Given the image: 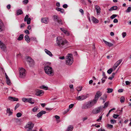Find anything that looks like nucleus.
I'll return each instance as SVG.
<instances>
[{
    "mask_svg": "<svg viewBox=\"0 0 131 131\" xmlns=\"http://www.w3.org/2000/svg\"><path fill=\"white\" fill-rule=\"evenodd\" d=\"M56 10L60 12L61 13H63L64 12V10L62 8H61L58 7H57L56 8Z\"/></svg>",
    "mask_w": 131,
    "mask_h": 131,
    "instance_id": "nucleus-25",
    "label": "nucleus"
},
{
    "mask_svg": "<svg viewBox=\"0 0 131 131\" xmlns=\"http://www.w3.org/2000/svg\"><path fill=\"white\" fill-rule=\"evenodd\" d=\"M60 29L64 34H66V35L69 36V33L63 28H60Z\"/></svg>",
    "mask_w": 131,
    "mask_h": 131,
    "instance_id": "nucleus-20",
    "label": "nucleus"
},
{
    "mask_svg": "<svg viewBox=\"0 0 131 131\" xmlns=\"http://www.w3.org/2000/svg\"><path fill=\"white\" fill-rule=\"evenodd\" d=\"M63 7L64 8H67L68 7V5L67 4H64L63 5Z\"/></svg>",
    "mask_w": 131,
    "mask_h": 131,
    "instance_id": "nucleus-58",
    "label": "nucleus"
},
{
    "mask_svg": "<svg viewBox=\"0 0 131 131\" xmlns=\"http://www.w3.org/2000/svg\"><path fill=\"white\" fill-rule=\"evenodd\" d=\"M102 95V93L100 91H98L97 92L93 100L96 103L99 98Z\"/></svg>",
    "mask_w": 131,
    "mask_h": 131,
    "instance_id": "nucleus-6",
    "label": "nucleus"
},
{
    "mask_svg": "<svg viewBox=\"0 0 131 131\" xmlns=\"http://www.w3.org/2000/svg\"><path fill=\"white\" fill-rule=\"evenodd\" d=\"M52 17L54 21H57L59 18L58 16L56 15H53Z\"/></svg>",
    "mask_w": 131,
    "mask_h": 131,
    "instance_id": "nucleus-23",
    "label": "nucleus"
},
{
    "mask_svg": "<svg viewBox=\"0 0 131 131\" xmlns=\"http://www.w3.org/2000/svg\"><path fill=\"white\" fill-rule=\"evenodd\" d=\"M91 19L93 22L94 23H97L99 22V20L93 16L91 17Z\"/></svg>",
    "mask_w": 131,
    "mask_h": 131,
    "instance_id": "nucleus-17",
    "label": "nucleus"
},
{
    "mask_svg": "<svg viewBox=\"0 0 131 131\" xmlns=\"http://www.w3.org/2000/svg\"><path fill=\"white\" fill-rule=\"evenodd\" d=\"M73 128V127L72 126L70 125L68 126L67 128V129L69 131H72Z\"/></svg>",
    "mask_w": 131,
    "mask_h": 131,
    "instance_id": "nucleus-31",
    "label": "nucleus"
},
{
    "mask_svg": "<svg viewBox=\"0 0 131 131\" xmlns=\"http://www.w3.org/2000/svg\"><path fill=\"white\" fill-rule=\"evenodd\" d=\"M120 99H120V101L122 103L124 102V101L125 100V98L124 97H123V96L122 97H121Z\"/></svg>",
    "mask_w": 131,
    "mask_h": 131,
    "instance_id": "nucleus-38",
    "label": "nucleus"
},
{
    "mask_svg": "<svg viewBox=\"0 0 131 131\" xmlns=\"http://www.w3.org/2000/svg\"><path fill=\"white\" fill-rule=\"evenodd\" d=\"M79 11L82 14H84V11L83 9H80L79 10Z\"/></svg>",
    "mask_w": 131,
    "mask_h": 131,
    "instance_id": "nucleus-57",
    "label": "nucleus"
},
{
    "mask_svg": "<svg viewBox=\"0 0 131 131\" xmlns=\"http://www.w3.org/2000/svg\"><path fill=\"white\" fill-rule=\"evenodd\" d=\"M95 9L96 10L97 14L99 15L100 13V7L97 5L95 6Z\"/></svg>",
    "mask_w": 131,
    "mask_h": 131,
    "instance_id": "nucleus-19",
    "label": "nucleus"
},
{
    "mask_svg": "<svg viewBox=\"0 0 131 131\" xmlns=\"http://www.w3.org/2000/svg\"><path fill=\"white\" fill-rule=\"evenodd\" d=\"M102 115L99 118L96 120V121L98 122H100V121L102 119Z\"/></svg>",
    "mask_w": 131,
    "mask_h": 131,
    "instance_id": "nucleus-53",
    "label": "nucleus"
},
{
    "mask_svg": "<svg viewBox=\"0 0 131 131\" xmlns=\"http://www.w3.org/2000/svg\"><path fill=\"white\" fill-rule=\"evenodd\" d=\"M73 61V58H67L66 60V63L69 65H71Z\"/></svg>",
    "mask_w": 131,
    "mask_h": 131,
    "instance_id": "nucleus-9",
    "label": "nucleus"
},
{
    "mask_svg": "<svg viewBox=\"0 0 131 131\" xmlns=\"http://www.w3.org/2000/svg\"><path fill=\"white\" fill-rule=\"evenodd\" d=\"M88 119V117H83L82 118V120L83 122H84L86 120Z\"/></svg>",
    "mask_w": 131,
    "mask_h": 131,
    "instance_id": "nucleus-54",
    "label": "nucleus"
},
{
    "mask_svg": "<svg viewBox=\"0 0 131 131\" xmlns=\"http://www.w3.org/2000/svg\"><path fill=\"white\" fill-rule=\"evenodd\" d=\"M38 109V108L35 107L32 109V110L33 112H35Z\"/></svg>",
    "mask_w": 131,
    "mask_h": 131,
    "instance_id": "nucleus-46",
    "label": "nucleus"
},
{
    "mask_svg": "<svg viewBox=\"0 0 131 131\" xmlns=\"http://www.w3.org/2000/svg\"><path fill=\"white\" fill-rule=\"evenodd\" d=\"M40 88L41 89H43L45 90H47L48 89V87L47 86L42 85L40 86Z\"/></svg>",
    "mask_w": 131,
    "mask_h": 131,
    "instance_id": "nucleus-33",
    "label": "nucleus"
},
{
    "mask_svg": "<svg viewBox=\"0 0 131 131\" xmlns=\"http://www.w3.org/2000/svg\"><path fill=\"white\" fill-rule=\"evenodd\" d=\"M31 40L37 42V40L36 38L35 37H31L30 38Z\"/></svg>",
    "mask_w": 131,
    "mask_h": 131,
    "instance_id": "nucleus-50",
    "label": "nucleus"
},
{
    "mask_svg": "<svg viewBox=\"0 0 131 131\" xmlns=\"http://www.w3.org/2000/svg\"><path fill=\"white\" fill-rule=\"evenodd\" d=\"M116 73H116H112V75L111 76V77H112L113 78H114V77Z\"/></svg>",
    "mask_w": 131,
    "mask_h": 131,
    "instance_id": "nucleus-64",
    "label": "nucleus"
},
{
    "mask_svg": "<svg viewBox=\"0 0 131 131\" xmlns=\"http://www.w3.org/2000/svg\"><path fill=\"white\" fill-rule=\"evenodd\" d=\"M23 13V11L21 9H19L17 11V15H21Z\"/></svg>",
    "mask_w": 131,
    "mask_h": 131,
    "instance_id": "nucleus-32",
    "label": "nucleus"
},
{
    "mask_svg": "<svg viewBox=\"0 0 131 131\" xmlns=\"http://www.w3.org/2000/svg\"><path fill=\"white\" fill-rule=\"evenodd\" d=\"M28 99L26 98H23L22 99V101L24 102H27Z\"/></svg>",
    "mask_w": 131,
    "mask_h": 131,
    "instance_id": "nucleus-43",
    "label": "nucleus"
},
{
    "mask_svg": "<svg viewBox=\"0 0 131 131\" xmlns=\"http://www.w3.org/2000/svg\"><path fill=\"white\" fill-rule=\"evenodd\" d=\"M126 32H123L122 33V35L123 37L124 38L126 36Z\"/></svg>",
    "mask_w": 131,
    "mask_h": 131,
    "instance_id": "nucleus-49",
    "label": "nucleus"
},
{
    "mask_svg": "<svg viewBox=\"0 0 131 131\" xmlns=\"http://www.w3.org/2000/svg\"><path fill=\"white\" fill-rule=\"evenodd\" d=\"M0 47L2 50L5 51L6 50V47L5 45L0 41Z\"/></svg>",
    "mask_w": 131,
    "mask_h": 131,
    "instance_id": "nucleus-11",
    "label": "nucleus"
},
{
    "mask_svg": "<svg viewBox=\"0 0 131 131\" xmlns=\"http://www.w3.org/2000/svg\"><path fill=\"white\" fill-rule=\"evenodd\" d=\"M25 39L28 43H29L30 42V38L28 35L25 36Z\"/></svg>",
    "mask_w": 131,
    "mask_h": 131,
    "instance_id": "nucleus-26",
    "label": "nucleus"
},
{
    "mask_svg": "<svg viewBox=\"0 0 131 131\" xmlns=\"http://www.w3.org/2000/svg\"><path fill=\"white\" fill-rule=\"evenodd\" d=\"M6 113L9 114V115H10L12 114L13 112L11 111L10 108H7L6 110Z\"/></svg>",
    "mask_w": 131,
    "mask_h": 131,
    "instance_id": "nucleus-28",
    "label": "nucleus"
},
{
    "mask_svg": "<svg viewBox=\"0 0 131 131\" xmlns=\"http://www.w3.org/2000/svg\"><path fill=\"white\" fill-rule=\"evenodd\" d=\"M73 55L71 53H68L66 57H72Z\"/></svg>",
    "mask_w": 131,
    "mask_h": 131,
    "instance_id": "nucleus-51",
    "label": "nucleus"
},
{
    "mask_svg": "<svg viewBox=\"0 0 131 131\" xmlns=\"http://www.w3.org/2000/svg\"><path fill=\"white\" fill-rule=\"evenodd\" d=\"M56 42L58 45L61 47H63L67 43V41L66 40L63 39L60 37H57Z\"/></svg>",
    "mask_w": 131,
    "mask_h": 131,
    "instance_id": "nucleus-2",
    "label": "nucleus"
},
{
    "mask_svg": "<svg viewBox=\"0 0 131 131\" xmlns=\"http://www.w3.org/2000/svg\"><path fill=\"white\" fill-rule=\"evenodd\" d=\"M123 90H124L123 89H119L118 90V92H123Z\"/></svg>",
    "mask_w": 131,
    "mask_h": 131,
    "instance_id": "nucleus-60",
    "label": "nucleus"
},
{
    "mask_svg": "<svg viewBox=\"0 0 131 131\" xmlns=\"http://www.w3.org/2000/svg\"><path fill=\"white\" fill-rule=\"evenodd\" d=\"M44 91L42 90H38L36 92V95L38 96H41L43 94Z\"/></svg>",
    "mask_w": 131,
    "mask_h": 131,
    "instance_id": "nucleus-13",
    "label": "nucleus"
},
{
    "mask_svg": "<svg viewBox=\"0 0 131 131\" xmlns=\"http://www.w3.org/2000/svg\"><path fill=\"white\" fill-rule=\"evenodd\" d=\"M103 40L106 45L110 47H112L113 45V44L112 43L107 41L104 39H103Z\"/></svg>",
    "mask_w": 131,
    "mask_h": 131,
    "instance_id": "nucleus-18",
    "label": "nucleus"
},
{
    "mask_svg": "<svg viewBox=\"0 0 131 131\" xmlns=\"http://www.w3.org/2000/svg\"><path fill=\"white\" fill-rule=\"evenodd\" d=\"M22 115V114L20 113H18L16 114V116L17 117H19Z\"/></svg>",
    "mask_w": 131,
    "mask_h": 131,
    "instance_id": "nucleus-44",
    "label": "nucleus"
},
{
    "mask_svg": "<svg viewBox=\"0 0 131 131\" xmlns=\"http://www.w3.org/2000/svg\"><path fill=\"white\" fill-rule=\"evenodd\" d=\"M28 16L27 15H26L24 19L25 21H27V24H29L30 23L31 18H28Z\"/></svg>",
    "mask_w": 131,
    "mask_h": 131,
    "instance_id": "nucleus-12",
    "label": "nucleus"
},
{
    "mask_svg": "<svg viewBox=\"0 0 131 131\" xmlns=\"http://www.w3.org/2000/svg\"><path fill=\"white\" fill-rule=\"evenodd\" d=\"M24 32L27 34H29V31L28 30H26L24 31Z\"/></svg>",
    "mask_w": 131,
    "mask_h": 131,
    "instance_id": "nucleus-56",
    "label": "nucleus"
},
{
    "mask_svg": "<svg viewBox=\"0 0 131 131\" xmlns=\"http://www.w3.org/2000/svg\"><path fill=\"white\" fill-rule=\"evenodd\" d=\"M107 92L108 93H110L112 92L113 91V89H112L108 88L107 89Z\"/></svg>",
    "mask_w": 131,
    "mask_h": 131,
    "instance_id": "nucleus-36",
    "label": "nucleus"
},
{
    "mask_svg": "<svg viewBox=\"0 0 131 131\" xmlns=\"http://www.w3.org/2000/svg\"><path fill=\"white\" fill-rule=\"evenodd\" d=\"M46 113V111H42L37 114V116L39 118L42 115L45 114Z\"/></svg>",
    "mask_w": 131,
    "mask_h": 131,
    "instance_id": "nucleus-15",
    "label": "nucleus"
},
{
    "mask_svg": "<svg viewBox=\"0 0 131 131\" xmlns=\"http://www.w3.org/2000/svg\"><path fill=\"white\" fill-rule=\"evenodd\" d=\"M26 60L30 67H32L34 64V62L31 58H26Z\"/></svg>",
    "mask_w": 131,
    "mask_h": 131,
    "instance_id": "nucleus-8",
    "label": "nucleus"
},
{
    "mask_svg": "<svg viewBox=\"0 0 131 131\" xmlns=\"http://www.w3.org/2000/svg\"><path fill=\"white\" fill-rule=\"evenodd\" d=\"M118 22V20L116 19H114L113 20V22L114 23H117Z\"/></svg>",
    "mask_w": 131,
    "mask_h": 131,
    "instance_id": "nucleus-61",
    "label": "nucleus"
},
{
    "mask_svg": "<svg viewBox=\"0 0 131 131\" xmlns=\"http://www.w3.org/2000/svg\"><path fill=\"white\" fill-rule=\"evenodd\" d=\"M102 106H100L94 109L92 111V113L94 114H96L102 111Z\"/></svg>",
    "mask_w": 131,
    "mask_h": 131,
    "instance_id": "nucleus-7",
    "label": "nucleus"
},
{
    "mask_svg": "<svg viewBox=\"0 0 131 131\" xmlns=\"http://www.w3.org/2000/svg\"><path fill=\"white\" fill-rule=\"evenodd\" d=\"M51 63L47 62L46 64L44 67V69L45 73L49 76L53 75L54 74V72L52 68L49 66Z\"/></svg>",
    "mask_w": 131,
    "mask_h": 131,
    "instance_id": "nucleus-1",
    "label": "nucleus"
},
{
    "mask_svg": "<svg viewBox=\"0 0 131 131\" xmlns=\"http://www.w3.org/2000/svg\"><path fill=\"white\" fill-rule=\"evenodd\" d=\"M119 116V115L115 114H114L113 116V118L115 119L117 118Z\"/></svg>",
    "mask_w": 131,
    "mask_h": 131,
    "instance_id": "nucleus-40",
    "label": "nucleus"
},
{
    "mask_svg": "<svg viewBox=\"0 0 131 131\" xmlns=\"http://www.w3.org/2000/svg\"><path fill=\"white\" fill-rule=\"evenodd\" d=\"M117 8V7L116 6H114L111 7V8L109 9V11L112 10H116Z\"/></svg>",
    "mask_w": 131,
    "mask_h": 131,
    "instance_id": "nucleus-27",
    "label": "nucleus"
},
{
    "mask_svg": "<svg viewBox=\"0 0 131 131\" xmlns=\"http://www.w3.org/2000/svg\"><path fill=\"white\" fill-rule=\"evenodd\" d=\"M44 51L48 55L52 57V54L51 52L48 50L45 49Z\"/></svg>",
    "mask_w": 131,
    "mask_h": 131,
    "instance_id": "nucleus-21",
    "label": "nucleus"
},
{
    "mask_svg": "<svg viewBox=\"0 0 131 131\" xmlns=\"http://www.w3.org/2000/svg\"><path fill=\"white\" fill-rule=\"evenodd\" d=\"M9 99L11 101H18V98H16L15 97H9Z\"/></svg>",
    "mask_w": 131,
    "mask_h": 131,
    "instance_id": "nucleus-24",
    "label": "nucleus"
},
{
    "mask_svg": "<svg viewBox=\"0 0 131 131\" xmlns=\"http://www.w3.org/2000/svg\"><path fill=\"white\" fill-rule=\"evenodd\" d=\"M122 59H120L117 61V62L114 64L113 67H114V70L118 66V65L121 63L122 61Z\"/></svg>",
    "mask_w": 131,
    "mask_h": 131,
    "instance_id": "nucleus-14",
    "label": "nucleus"
},
{
    "mask_svg": "<svg viewBox=\"0 0 131 131\" xmlns=\"http://www.w3.org/2000/svg\"><path fill=\"white\" fill-rule=\"evenodd\" d=\"M26 73V70L23 68H21L19 70V77L24 78L25 77Z\"/></svg>",
    "mask_w": 131,
    "mask_h": 131,
    "instance_id": "nucleus-4",
    "label": "nucleus"
},
{
    "mask_svg": "<svg viewBox=\"0 0 131 131\" xmlns=\"http://www.w3.org/2000/svg\"><path fill=\"white\" fill-rule=\"evenodd\" d=\"M113 71V69L112 68H110L107 71V73L108 74H110Z\"/></svg>",
    "mask_w": 131,
    "mask_h": 131,
    "instance_id": "nucleus-39",
    "label": "nucleus"
},
{
    "mask_svg": "<svg viewBox=\"0 0 131 131\" xmlns=\"http://www.w3.org/2000/svg\"><path fill=\"white\" fill-rule=\"evenodd\" d=\"M25 24H21L20 25V27L21 28H22L24 27Z\"/></svg>",
    "mask_w": 131,
    "mask_h": 131,
    "instance_id": "nucleus-63",
    "label": "nucleus"
},
{
    "mask_svg": "<svg viewBox=\"0 0 131 131\" xmlns=\"http://www.w3.org/2000/svg\"><path fill=\"white\" fill-rule=\"evenodd\" d=\"M108 103L107 102H106L104 104V106H102V109L108 106Z\"/></svg>",
    "mask_w": 131,
    "mask_h": 131,
    "instance_id": "nucleus-41",
    "label": "nucleus"
},
{
    "mask_svg": "<svg viewBox=\"0 0 131 131\" xmlns=\"http://www.w3.org/2000/svg\"><path fill=\"white\" fill-rule=\"evenodd\" d=\"M131 11V7H128L127 9L126 10L125 12L126 13H129Z\"/></svg>",
    "mask_w": 131,
    "mask_h": 131,
    "instance_id": "nucleus-35",
    "label": "nucleus"
},
{
    "mask_svg": "<svg viewBox=\"0 0 131 131\" xmlns=\"http://www.w3.org/2000/svg\"><path fill=\"white\" fill-rule=\"evenodd\" d=\"M57 21L59 24V25H62L63 24L62 20L59 18L58 19V20Z\"/></svg>",
    "mask_w": 131,
    "mask_h": 131,
    "instance_id": "nucleus-37",
    "label": "nucleus"
},
{
    "mask_svg": "<svg viewBox=\"0 0 131 131\" xmlns=\"http://www.w3.org/2000/svg\"><path fill=\"white\" fill-rule=\"evenodd\" d=\"M41 22L42 23H44L45 24L48 23L49 21V18L48 17H45L42 18Z\"/></svg>",
    "mask_w": 131,
    "mask_h": 131,
    "instance_id": "nucleus-16",
    "label": "nucleus"
},
{
    "mask_svg": "<svg viewBox=\"0 0 131 131\" xmlns=\"http://www.w3.org/2000/svg\"><path fill=\"white\" fill-rule=\"evenodd\" d=\"M4 26L3 24L2 21H0V31H2L3 30L2 27Z\"/></svg>",
    "mask_w": 131,
    "mask_h": 131,
    "instance_id": "nucleus-29",
    "label": "nucleus"
},
{
    "mask_svg": "<svg viewBox=\"0 0 131 131\" xmlns=\"http://www.w3.org/2000/svg\"><path fill=\"white\" fill-rule=\"evenodd\" d=\"M23 4L25 5L27 4L28 2V0H24L23 2Z\"/></svg>",
    "mask_w": 131,
    "mask_h": 131,
    "instance_id": "nucleus-45",
    "label": "nucleus"
},
{
    "mask_svg": "<svg viewBox=\"0 0 131 131\" xmlns=\"http://www.w3.org/2000/svg\"><path fill=\"white\" fill-rule=\"evenodd\" d=\"M6 83L8 85H10L11 84L10 81L9 79L8 78L6 79Z\"/></svg>",
    "mask_w": 131,
    "mask_h": 131,
    "instance_id": "nucleus-34",
    "label": "nucleus"
},
{
    "mask_svg": "<svg viewBox=\"0 0 131 131\" xmlns=\"http://www.w3.org/2000/svg\"><path fill=\"white\" fill-rule=\"evenodd\" d=\"M82 89V87L81 86H79L77 88V90L78 91H81Z\"/></svg>",
    "mask_w": 131,
    "mask_h": 131,
    "instance_id": "nucleus-47",
    "label": "nucleus"
},
{
    "mask_svg": "<svg viewBox=\"0 0 131 131\" xmlns=\"http://www.w3.org/2000/svg\"><path fill=\"white\" fill-rule=\"evenodd\" d=\"M117 16V15L116 14H113L112 16H111L110 18L112 19H113L116 17Z\"/></svg>",
    "mask_w": 131,
    "mask_h": 131,
    "instance_id": "nucleus-42",
    "label": "nucleus"
},
{
    "mask_svg": "<svg viewBox=\"0 0 131 131\" xmlns=\"http://www.w3.org/2000/svg\"><path fill=\"white\" fill-rule=\"evenodd\" d=\"M111 123L112 124H114L116 123V121L114 119H111L110 120Z\"/></svg>",
    "mask_w": 131,
    "mask_h": 131,
    "instance_id": "nucleus-48",
    "label": "nucleus"
},
{
    "mask_svg": "<svg viewBox=\"0 0 131 131\" xmlns=\"http://www.w3.org/2000/svg\"><path fill=\"white\" fill-rule=\"evenodd\" d=\"M34 100H32L31 98H29L28 99L27 102L31 104H33L34 103Z\"/></svg>",
    "mask_w": 131,
    "mask_h": 131,
    "instance_id": "nucleus-22",
    "label": "nucleus"
},
{
    "mask_svg": "<svg viewBox=\"0 0 131 131\" xmlns=\"http://www.w3.org/2000/svg\"><path fill=\"white\" fill-rule=\"evenodd\" d=\"M74 105L73 104H70L69 106V108L70 109L72 108L73 106Z\"/></svg>",
    "mask_w": 131,
    "mask_h": 131,
    "instance_id": "nucleus-55",
    "label": "nucleus"
},
{
    "mask_svg": "<svg viewBox=\"0 0 131 131\" xmlns=\"http://www.w3.org/2000/svg\"><path fill=\"white\" fill-rule=\"evenodd\" d=\"M20 104L19 103L17 104L15 107V110H16L17 108L19 107Z\"/></svg>",
    "mask_w": 131,
    "mask_h": 131,
    "instance_id": "nucleus-52",
    "label": "nucleus"
},
{
    "mask_svg": "<svg viewBox=\"0 0 131 131\" xmlns=\"http://www.w3.org/2000/svg\"><path fill=\"white\" fill-rule=\"evenodd\" d=\"M24 35L23 34H21L20 35L18 38H17V40H21L23 38Z\"/></svg>",
    "mask_w": 131,
    "mask_h": 131,
    "instance_id": "nucleus-30",
    "label": "nucleus"
},
{
    "mask_svg": "<svg viewBox=\"0 0 131 131\" xmlns=\"http://www.w3.org/2000/svg\"><path fill=\"white\" fill-rule=\"evenodd\" d=\"M107 126L108 127L110 128H112L113 127V125H111V124H108Z\"/></svg>",
    "mask_w": 131,
    "mask_h": 131,
    "instance_id": "nucleus-62",
    "label": "nucleus"
},
{
    "mask_svg": "<svg viewBox=\"0 0 131 131\" xmlns=\"http://www.w3.org/2000/svg\"><path fill=\"white\" fill-rule=\"evenodd\" d=\"M55 118L57 119H59L60 118V117L58 115H56L54 116Z\"/></svg>",
    "mask_w": 131,
    "mask_h": 131,
    "instance_id": "nucleus-59",
    "label": "nucleus"
},
{
    "mask_svg": "<svg viewBox=\"0 0 131 131\" xmlns=\"http://www.w3.org/2000/svg\"><path fill=\"white\" fill-rule=\"evenodd\" d=\"M34 126V124L32 122H29L25 126V128H28V129L27 130L29 131L32 130Z\"/></svg>",
    "mask_w": 131,
    "mask_h": 131,
    "instance_id": "nucleus-5",
    "label": "nucleus"
},
{
    "mask_svg": "<svg viewBox=\"0 0 131 131\" xmlns=\"http://www.w3.org/2000/svg\"><path fill=\"white\" fill-rule=\"evenodd\" d=\"M87 97L86 95H81L77 96V99L78 101H82L86 99Z\"/></svg>",
    "mask_w": 131,
    "mask_h": 131,
    "instance_id": "nucleus-10",
    "label": "nucleus"
},
{
    "mask_svg": "<svg viewBox=\"0 0 131 131\" xmlns=\"http://www.w3.org/2000/svg\"><path fill=\"white\" fill-rule=\"evenodd\" d=\"M96 103L93 100L87 102L85 104H83L82 108L83 109H87L90 108L94 106Z\"/></svg>",
    "mask_w": 131,
    "mask_h": 131,
    "instance_id": "nucleus-3",
    "label": "nucleus"
}]
</instances>
